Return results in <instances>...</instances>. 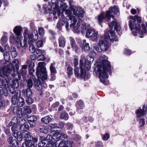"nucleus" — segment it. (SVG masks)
<instances>
[{
	"mask_svg": "<svg viewBox=\"0 0 147 147\" xmlns=\"http://www.w3.org/2000/svg\"><path fill=\"white\" fill-rule=\"evenodd\" d=\"M67 7V4L63 3L61 4L59 9L58 10L57 14L56 13H53L54 18L57 19V16H61L65 18L66 19L68 20L69 22H70V28H74L75 29H77L79 31V28L80 25V23L78 22L76 25L77 20L74 17L71 15L72 12L73 11L74 14L76 16H77L79 20L81 21L83 20L84 12L82 8L80 7L78 8L76 11L74 8V6L70 4V7L68 9L66 10Z\"/></svg>",
	"mask_w": 147,
	"mask_h": 147,
	"instance_id": "obj_1",
	"label": "nucleus"
},
{
	"mask_svg": "<svg viewBox=\"0 0 147 147\" xmlns=\"http://www.w3.org/2000/svg\"><path fill=\"white\" fill-rule=\"evenodd\" d=\"M99 59L101 62L97 65V71L100 81L105 85V80L108 77L107 72H109L110 75H111V66L109 62L106 59L107 57L105 55H102Z\"/></svg>",
	"mask_w": 147,
	"mask_h": 147,
	"instance_id": "obj_2",
	"label": "nucleus"
},
{
	"mask_svg": "<svg viewBox=\"0 0 147 147\" xmlns=\"http://www.w3.org/2000/svg\"><path fill=\"white\" fill-rule=\"evenodd\" d=\"M109 26L111 29V30L110 31H109V33L105 34V39L107 40L110 39L111 41L113 42L114 41H117L118 38L117 37L115 32L113 30V27L114 28V30L116 31L118 34L120 36L121 34V32L120 31L121 27L119 24L114 20L109 24Z\"/></svg>",
	"mask_w": 147,
	"mask_h": 147,
	"instance_id": "obj_3",
	"label": "nucleus"
},
{
	"mask_svg": "<svg viewBox=\"0 0 147 147\" xmlns=\"http://www.w3.org/2000/svg\"><path fill=\"white\" fill-rule=\"evenodd\" d=\"M33 32L34 34V35H33V34L30 33L28 29H25L23 33L24 39L23 42H22L21 40L19 39L18 41H17V45H20L22 47L26 48L27 47V39H28V43H33L34 41H36L38 38L37 31L36 30H34Z\"/></svg>",
	"mask_w": 147,
	"mask_h": 147,
	"instance_id": "obj_4",
	"label": "nucleus"
},
{
	"mask_svg": "<svg viewBox=\"0 0 147 147\" xmlns=\"http://www.w3.org/2000/svg\"><path fill=\"white\" fill-rule=\"evenodd\" d=\"M19 67V63L18 60L14 59L12 63H9V64L4 66L0 70V76L1 77H9L10 75L12 76L14 72L15 68L17 70Z\"/></svg>",
	"mask_w": 147,
	"mask_h": 147,
	"instance_id": "obj_5",
	"label": "nucleus"
},
{
	"mask_svg": "<svg viewBox=\"0 0 147 147\" xmlns=\"http://www.w3.org/2000/svg\"><path fill=\"white\" fill-rule=\"evenodd\" d=\"M36 74L38 80L41 79L42 80H46L47 78V72L45 66L46 63L44 62H41L38 63Z\"/></svg>",
	"mask_w": 147,
	"mask_h": 147,
	"instance_id": "obj_6",
	"label": "nucleus"
},
{
	"mask_svg": "<svg viewBox=\"0 0 147 147\" xmlns=\"http://www.w3.org/2000/svg\"><path fill=\"white\" fill-rule=\"evenodd\" d=\"M86 63L85 57L82 56L80 61L79 65L80 68V76L79 77L84 79H88L89 78H88L86 76L85 69L89 70L90 68L91 65L89 64H86Z\"/></svg>",
	"mask_w": 147,
	"mask_h": 147,
	"instance_id": "obj_7",
	"label": "nucleus"
},
{
	"mask_svg": "<svg viewBox=\"0 0 147 147\" xmlns=\"http://www.w3.org/2000/svg\"><path fill=\"white\" fill-rule=\"evenodd\" d=\"M131 20H130L129 22V28L131 31L134 29L138 30L140 28V25L136 23V20L139 23H141L142 22V18L137 15L135 16H131L130 18Z\"/></svg>",
	"mask_w": 147,
	"mask_h": 147,
	"instance_id": "obj_8",
	"label": "nucleus"
},
{
	"mask_svg": "<svg viewBox=\"0 0 147 147\" xmlns=\"http://www.w3.org/2000/svg\"><path fill=\"white\" fill-rule=\"evenodd\" d=\"M111 12L110 10H108L106 12V15L104 13H101L100 15L98 16L97 20L99 25L102 26V23L103 22V20L106 18L109 21L112 18V20H115L114 16L111 14Z\"/></svg>",
	"mask_w": 147,
	"mask_h": 147,
	"instance_id": "obj_9",
	"label": "nucleus"
},
{
	"mask_svg": "<svg viewBox=\"0 0 147 147\" xmlns=\"http://www.w3.org/2000/svg\"><path fill=\"white\" fill-rule=\"evenodd\" d=\"M107 40H101L98 43V46H96L94 48L98 52L102 51H107L109 47V44L107 41Z\"/></svg>",
	"mask_w": 147,
	"mask_h": 147,
	"instance_id": "obj_10",
	"label": "nucleus"
},
{
	"mask_svg": "<svg viewBox=\"0 0 147 147\" xmlns=\"http://www.w3.org/2000/svg\"><path fill=\"white\" fill-rule=\"evenodd\" d=\"M11 101L12 104L16 105V107H22L25 103L24 100L21 97H19L16 94H15L12 97Z\"/></svg>",
	"mask_w": 147,
	"mask_h": 147,
	"instance_id": "obj_11",
	"label": "nucleus"
},
{
	"mask_svg": "<svg viewBox=\"0 0 147 147\" xmlns=\"http://www.w3.org/2000/svg\"><path fill=\"white\" fill-rule=\"evenodd\" d=\"M23 138H25V142H31V141L33 142H36L38 140L37 138L33 137L28 131H26L23 132Z\"/></svg>",
	"mask_w": 147,
	"mask_h": 147,
	"instance_id": "obj_12",
	"label": "nucleus"
},
{
	"mask_svg": "<svg viewBox=\"0 0 147 147\" xmlns=\"http://www.w3.org/2000/svg\"><path fill=\"white\" fill-rule=\"evenodd\" d=\"M59 19V22H57L56 27L59 30H61L62 26L65 24V28L67 30H69V23L65 21V18L61 16H58Z\"/></svg>",
	"mask_w": 147,
	"mask_h": 147,
	"instance_id": "obj_13",
	"label": "nucleus"
},
{
	"mask_svg": "<svg viewBox=\"0 0 147 147\" xmlns=\"http://www.w3.org/2000/svg\"><path fill=\"white\" fill-rule=\"evenodd\" d=\"M98 32H95L91 29H87L86 32V36L87 37H90L92 40L96 41L98 38Z\"/></svg>",
	"mask_w": 147,
	"mask_h": 147,
	"instance_id": "obj_14",
	"label": "nucleus"
},
{
	"mask_svg": "<svg viewBox=\"0 0 147 147\" xmlns=\"http://www.w3.org/2000/svg\"><path fill=\"white\" fill-rule=\"evenodd\" d=\"M11 76V77H13L14 78L12 80V83L10 85H13L14 87H16V88L19 86V84L18 83V81L20 80V76L18 74H13L12 76L10 75L9 76Z\"/></svg>",
	"mask_w": 147,
	"mask_h": 147,
	"instance_id": "obj_15",
	"label": "nucleus"
},
{
	"mask_svg": "<svg viewBox=\"0 0 147 147\" xmlns=\"http://www.w3.org/2000/svg\"><path fill=\"white\" fill-rule=\"evenodd\" d=\"M136 113L137 116L138 117H141L147 114V105L146 107L144 105L142 107V109H139L136 112Z\"/></svg>",
	"mask_w": 147,
	"mask_h": 147,
	"instance_id": "obj_16",
	"label": "nucleus"
},
{
	"mask_svg": "<svg viewBox=\"0 0 147 147\" xmlns=\"http://www.w3.org/2000/svg\"><path fill=\"white\" fill-rule=\"evenodd\" d=\"M12 132H13V135L14 137L18 139L19 142H21L23 138V132L22 133L20 131L18 132L16 129Z\"/></svg>",
	"mask_w": 147,
	"mask_h": 147,
	"instance_id": "obj_17",
	"label": "nucleus"
},
{
	"mask_svg": "<svg viewBox=\"0 0 147 147\" xmlns=\"http://www.w3.org/2000/svg\"><path fill=\"white\" fill-rule=\"evenodd\" d=\"M21 107H13V112L16 113V115L19 118H21L22 117V109L21 108Z\"/></svg>",
	"mask_w": 147,
	"mask_h": 147,
	"instance_id": "obj_18",
	"label": "nucleus"
},
{
	"mask_svg": "<svg viewBox=\"0 0 147 147\" xmlns=\"http://www.w3.org/2000/svg\"><path fill=\"white\" fill-rule=\"evenodd\" d=\"M80 47L82 49L89 51L90 49V47L89 46V44L86 42V40L84 39L83 40L82 42H79V44Z\"/></svg>",
	"mask_w": 147,
	"mask_h": 147,
	"instance_id": "obj_19",
	"label": "nucleus"
},
{
	"mask_svg": "<svg viewBox=\"0 0 147 147\" xmlns=\"http://www.w3.org/2000/svg\"><path fill=\"white\" fill-rule=\"evenodd\" d=\"M3 95L6 96L8 95L7 88L6 86L0 87V100L3 97Z\"/></svg>",
	"mask_w": 147,
	"mask_h": 147,
	"instance_id": "obj_20",
	"label": "nucleus"
},
{
	"mask_svg": "<svg viewBox=\"0 0 147 147\" xmlns=\"http://www.w3.org/2000/svg\"><path fill=\"white\" fill-rule=\"evenodd\" d=\"M142 29L143 30H141V28L138 30H135L137 31H138L139 36L140 37L142 38L144 37V34L147 32V30L145 25L144 24H142L141 25Z\"/></svg>",
	"mask_w": 147,
	"mask_h": 147,
	"instance_id": "obj_21",
	"label": "nucleus"
},
{
	"mask_svg": "<svg viewBox=\"0 0 147 147\" xmlns=\"http://www.w3.org/2000/svg\"><path fill=\"white\" fill-rule=\"evenodd\" d=\"M58 147H72L71 144L68 140H62L58 145Z\"/></svg>",
	"mask_w": 147,
	"mask_h": 147,
	"instance_id": "obj_22",
	"label": "nucleus"
},
{
	"mask_svg": "<svg viewBox=\"0 0 147 147\" xmlns=\"http://www.w3.org/2000/svg\"><path fill=\"white\" fill-rule=\"evenodd\" d=\"M18 120H12L9 124L7 125V126L10 127L12 126L11 129L12 131H15L16 129V128L18 126Z\"/></svg>",
	"mask_w": 147,
	"mask_h": 147,
	"instance_id": "obj_23",
	"label": "nucleus"
},
{
	"mask_svg": "<svg viewBox=\"0 0 147 147\" xmlns=\"http://www.w3.org/2000/svg\"><path fill=\"white\" fill-rule=\"evenodd\" d=\"M59 46L60 47H64L65 45L66 40L65 38L62 36H60L58 38Z\"/></svg>",
	"mask_w": 147,
	"mask_h": 147,
	"instance_id": "obj_24",
	"label": "nucleus"
},
{
	"mask_svg": "<svg viewBox=\"0 0 147 147\" xmlns=\"http://www.w3.org/2000/svg\"><path fill=\"white\" fill-rule=\"evenodd\" d=\"M32 78L30 77L27 81V86L28 88H30L32 87L33 84V82H36V78L34 76H32Z\"/></svg>",
	"mask_w": 147,
	"mask_h": 147,
	"instance_id": "obj_25",
	"label": "nucleus"
},
{
	"mask_svg": "<svg viewBox=\"0 0 147 147\" xmlns=\"http://www.w3.org/2000/svg\"><path fill=\"white\" fill-rule=\"evenodd\" d=\"M76 106L77 111H78L80 109H83L84 106V101L81 100H78L76 102Z\"/></svg>",
	"mask_w": 147,
	"mask_h": 147,
	"instance_id": "obj_26",
	"label": "nucleus"
},
{
	"mask_svg": "<svg viewBox=\"0 0 147 147\" xmlns=\"http://www.w3.org/2000/svg\"><path fill=\"white\" fill-rule=\"evenodd\" d=\"M22 94L26 96V97L32 96V92L30 88H28L26 90L24 89L22 91Z\"/></svg>",
	"mask_w": 147,
	"mask_h": 147,
	"instance_id": "obj_27",
	"label": "nucleus"
},
{
	"mask_svg": "<svg viewBox=\"0 0 147 147\" xmlns=\"http://www.w3.org/2000/svg\"><path fill=\"white\" fill-rule=\"evenodd\" d=\"M34 142H26L23 143L22 147H37V144Z\"/></svg>",
	"mask_w": 147,
	"mask_h": 147,
	"instance_id": "obj_28",
	"label": "nucleus"
},
{
	"mask_svg": "<svg viewBox=\"0 0 147 147\" xmlns=\"http://www.w3.org/2000/svg\"><path fill=\"white\" fill-rule=\"evenodd\" d=\"M22 30L21 27L16 26L13 29V31L14 33L18 36L20 35L21 31Z\"/></svg>",
	"mask_w": 147,
	"mask_h": 147,
	"instance_id": "obj_29",
	"label": "nucleus"
},
{
	"mask_svg": "<svg viewBox=\"0 0 147 147\" xmlns=\"http://www.w3.org/2000/svg\"><path fill=\"white\" fill-rule=\"evenodd\" d=\"M60 117L61 119H68L69 118V116L66 111H63L61 113Z\"/></svg>",
	"mask_w": 147,
	"mask_h": 147,
	"instance_id": "obj_30",
	"label": "nucleus"
},
{
	"mask_svg": "<svg viewBox=\"0 0 147 147\" xmlns=\"http://www.w3.org/2000/svg\"><path fill=\"white\" fill-rule=\"evenodd\" d=\"M46 146V147H58V144L57 141L51 142H48Z\"/></svg>",
	"mask_w": 147,
	"mask_h": 147,
	"instance_id": "obj_31",
	"label": "nucleus"
},
{
	"mask_svg": "<svg viewBox=\"0 0 147 147\" xmlns=\"http://www.w3.org/2000/svg\"><path fill=\"white\" fill-rule=\"evenodd\" d=\"M61 137V135L60 132H56L54 133L53 136V139L55 141H58Z\"/></svg>",
	"mask_w": 147,
	"mask_h": 147,
	"instance_id": "obj_32",
	"label": "nucleus"
},
{
	"mask_svg": "<svg viewBox=\"0 0 147 147\" xmlns=\"http://www.w3.org/2000/svg\"><path fill=\"white\" fill-rule=\"evenodd\" d=\"M11 53L12 58H14L17 56V53L15 48L13 47H11Z\"/></svg>",
	"mask_w": 147,
	"mask_h": 147,
	"instance_id": "obj_33",
	"label": "nucleus"
},
{
	"mask_svg": "<svg viewBox=\"0 0 147 147\" xmlns=\"http://www.w3.org/2000/svg\"><path fill=\"white\" fill-rule=\"evenodd\" d=\"M86 59L87 62L86 61V63L89 64L91 65L90 64L92 63L94 60L93 57L90 56H88L86 57Z\"/></svg>",
	"mask_w": 147,
	"mask_h": 147,
	"instance_id": "obj_34",
	"label": "nucleus"
},
{
	"mask_svg": "<svg viewBox=\"0 0 147 147\" xmlns=\"http://www.w3.org/2000/svg\"><path fill=\"white\" fill-rule=\"evenodd\" d=\"M7 37L6 36H4L2 37L1 39V43L2 45H4L7 42Z\"/></svg>",
	"mask_w": 147,
	"mask_h": 147,
	"instance_id": "obj_35",
	"label": "nucleus"
},
{
	"mask_svg": "<svg viewBox=\"0 0 147 147\" xmlns=\"http://www.w3.org/2000/svg\"><path fill=\"white\" fill-rule=\"evenodd\" d=\"M3 55L4 60L5 61V63H6V62H7L8 63H9V61L10 60V56L9 54L6 52L5 53H4Z\"/></svg>",
	"mask_w": 147,
	"mask_h": 147,
	"instance_id": "obj_36",
	"label": "nucleus"
},
{
	"mask_svg": "<svg viewBox=\"0 0 147 147\" xmlns=\"http://www.w3.org/2000/svg\"><path fill=\"white\" fill-rule=\"evenodd\" d=\"M29 126L27 124H23L21 126L20 129L22 131H27L29 129Z\"/></svg>",
	"mask_w": 147,
	"mask_h": 147,
	"instance_id": "obj_37",
	"label": "nucleus"
},
{
	"mask_svg": "<svg viewBox=\"0 0 147 147\" xmlns=\"http://www.w3.org/2000/svg\"><path fill=\"white\" fill-rule=\"evenodd\" d=\"M111 10L114 14H117L119 12V9L117 6H114L112 7Z\"/></svg>",
	"mask_w": 147,
	"mask_h": 147,
	"instance_id": "obj_38",
	"label": "nucleus"
},
{
	"mask_svg": "<svg viewBox=\"0 0 147 147\" xmlns=\"http://www.w3.org/2000/svg\"><path fill=\"white\" fill-rule=\"evenodd\" d=\"M26 63L29 66V68H33L35 65L32 61L30 60H28L27 61Z\"/></svg>",
	"mask_w": 147,
	"mask_h": 147,
	"instance_id": "obj_39",
	"label": "nucleus"
},
{
	"mask_svg": "<svg viewBox=\"0 0 147 147\" xmlns=\"http://www.w3.org/2000/svg\"><path fill=\"white\" fill-rule=\"evenodd\" d=\"M18 41V39H16L13 36H10V42L13 44L16 42L17 44V41Z\"/></svg>",
	"mask_w": 147,
	"mask_h": 147,
	"instance_id": "obj_40",
	"label": "nucleus"
},
{
	"mask_svg": "<svg viewBox=\"0 0 147 147\" xmlns=\"http://www.w3.org/2000/svg\"><path fill=\"white\" fill-rule=\"evenodd\" d=\"M16 87H14L13 85H9V89L10 92L12 94L15 93L16 92L15 90Z\"/></svg>",
	"mask_w": 147,
	"mask_h": 147,
	"instance_id": "obj_41",
	"label": "nucleus"
},
{
	"mask_svg": "<svg viewBox=\"0 0 147 147\" xmlns=\"http://www.w3.org/2000/svg\"><path fill=\"white\" fill-rule=\"evenodd\" d=\"M51 74H55L56 73V70L55 67L53 66V64L52 63L51 64L50 67Z\"/></svg>",
	"mask_w": 147,
	"mask_h": 147,
	"instance_id": "obj_42",
	"label": "nucleus"
},
{
	"mask_svg": "<svg viewBox=\"0 0 147 147\" xmlns=\"http://www.w3.org/2000/svg\"><path fill=\"white\" fill-rule=\"evenodd\" d=\"M28 123L31 127H32L35 126L36 125V120H27Z\"/></svg>",
	"mask_w": 147,
	"mask_h": 147,
	"instance_id": "obj_43",
	"label": "nucleus"
},
{
	"mask_svg": "<svg viewBox=\"0 0 147 147\" xmlns=\"http://www.w3.org/2000/svg\"><path fill=\"white\" fill-rule=\"evenodd\" d=\"M40 132L41 133H42L44 134H47L48 132V131L47 129L46 128L44 127H41L39 129Z\"/></svg>",
	"mask_w": 147,
	"mask_h": 147,
	"instance_id": "obj_44",
	"label": "nucleus"
},
{
	"mask_svg": "<svg viewBox=\"0 0 147 147\" xmlns=\"http://www.w3.org/2000/svg\"><path fill=\"white\" fill-rule=\"evenodd\" d=\"M67 73L69 76H71L73 74V69L72 68L68 66L67 68Z\"/></svg>",
	"mask_w": 147,
	"mask_h": 147,
	"instance_id": "obj_45",
	"label": "nucleus"
},
{
	"mask_svg": "<svg viewBox=\"0 0 147 147\" xmlns=\"http://www.w3.org/2000/svg\"><path fill=\"white\" fill-rule=\"evenodd\" d=\"M24 111L25 113H31L32 111L30 107L28 106H25L24 107Z\"/></svg>",
	"mask_w": 147,
	"mask_h": 147,
	"instance_id": "obj_46",
	"label": "nucleus"
},
{
	"mask_svg": "<svg viewBox=\"0 0 147 147\" xmlns=\"http://www.w3.org/2000/svg\"><path fill=\"white\" fill-rule=\"evenodd\" d=\"M32 96L26 97V102L29 105H31L33 103V100L31 98Z\"/></svg>",
	"mask_w": 147,
	"mask_h": 147,
	"instance_id": "obj_47",
	"label": "nucleus"
},
{
	"mask_svg": "<svg viewBox=\"0 0 147 147\" xmlns=\"http://www.w3.org/2000/svg\"><path fill=\"white\" fill-rule=\"evenodd\" d=\"M74 72L76 77L78 78L80 76V74H79V68L78 67H75Z\"/></svg>",
	"mask_w": 147,
	"mask_h": 147,
	"instance_id": "obj_48",
	"label": "nucleus"
},
{
	"mask_svg": "<svg viewBox=\"0 0 147 147\" xmlns=\"http://www.w3.org/2000/svg\"><path fill=\"white\" fill-rule=\"evenodd\" d=\"M37 59L38 61H44L46 60V58L44 55L40 54L38 56Z\"/></svg>",
	"mask_w": 147,
	"mask_h": 147,
	"instance_id": "obj_49",
	"label": "nucleus"
},
{
	"mask_svg": "<svg viewBox=\"0 0 147 147\" xmlns=\"http://www.w3.org/2000/svg\"><path fill=\"white\" fill-rule=\"evenodd\" d=\"M30 44L29 46V50L32 53H35V51L36 49H35L32 43H29Z\"/></svg>",
	"mask_w": 147,
	"mask_h": 147,
	"instance_id": "obj_50",
	"label": "nucleus"
},
{
	"mask_svg": "<svg viewBox=\"0 0 147 147\" xmlns=\"http://www.w3.org/2000/svg\"><path fill=\"white\" fill-rule=\"evenodd\" d=\"M70 41V45L71 47L73 46L74 45H76V42L75 40L72 37H70L69 38Z\"/></svg>",
	"mask_w": 147,
	"mask_h": 147,
	"instance_id": "obj_51",
	"label": "nucleus"
},
{
	"mask_svg": "<svg viewBox=\"0 0 147 147\" xmlns=\"http://www.w3.org/2000/svg\"><path fill=\"white\" fill-rule=\"evenodd\" d=\"M18 143L17 140L13 139L11 143H9L11 145L10 147H15L16 146V144L17 145Z\"/></svg>",
	"mask_w": 147,
	"mask_h": 147,
	"instance_id": "obj_52",
	"label": "nucleus"
},
{
	"mask_svg": "<svg viewBox=\"0 0 147 147\" xmlns=\"http://www.w3.org/2000/svg\"><path fill=\"white\" fill-rule=\"evenodd\" d=\"M35 88L36 90L38 91L41 90L42 88V85L41 84L39 83L38 84H37L35 86Z\"/></svg>",
	"mask_w": 147,
	"mask_h": 147,
	"instance_id": "obj_53",
	"label": "nucleus"
},
{
	"mask_svg": "<svg viewBox=\"0 0 147 147\" xmlns=\"http://www.w3.org/2000/svg\"><path fill=\"white\" fill-rule=\"evenodd\" d=\"M71 47L72 48L73 50H74L75 52L78 53L79 52V49L76 44Z\"/></svg>",
	"mask_w": 147,
	"mask_h": 147,
	"instance_id": "obj_54",
	"label": "nucleus"
},
{
	"mask_svg": "<svg viewBox=\"0 0 147 147\" xmlns=\"http://www.w3.org/2000/svg\"><path fill=\"white\" fill-rule=\"evenodd\" d=\"M39 34L41 36H43L44 34V30L43 28L41 27L38 30Z\"/></svg>",
	"mask_w": 147,
	"mask_h": 147,
	"instance_id": "obj_55",
	"label": "nucleus"
},
{
	"mask_svg": "<svg viewBox=\"0 0 147 147\" xmlns=\"http://www.w3.org/2000/svg\"><path fill=\"white\" fill-rule=\"evenodd\" d=\"M43 45V42L41 40H39L36 43V46L38 48L41 47Z\"/></svg>",
	"mask_w": 147,
	"mask_h": 147,
	"instance_id": "obj_56",
	"label": "nucleus"
},
{
	"mask_svg": "<svg viewBox=\"0 0 147 147\" xmlns=\"http://www.w3.org/2000/svg\"><path fill=\"white\" fill-rule=\"evenodd\" d=\"M50 127L53 129L58 128V125L56 123H50L49 124Z\"/></svg>",
	"mask_w": 147,
	"mask_h": 147,
	"instance_id": "obj_57",
	"label": "nucleus"
},
{
	"mask_svg": "<svg viewBox=\"0 0 147 147\" xmlns=\"http://www.w3.org/2000/svg\"><path fill=\"white\" fill-rule=\"evenodd\" d=\"M86 26L84 25H82L81 27L80 30L82 34L84 33L85 31L86 32L87 30Z\"/></svg>",
	"mask_w": 147,
	"mask_h": 147,
	"instance_id": "obj_58",
	"label": "nucleus"
},
{
	"mask_svg": "<svg viewBox=\"0 0 147 147\" xmlns=\"http://www.w3.org/2000/svg\"><path fill=\"white\" fill-rule=\"evenodd\" d=\"M29 74L30 75V77L32 78V75H33V73L34 72L35 70L33 68H29Z\"/></svg>",
	"mask_w": 147,
	"mask_h": 147,
	"instance_id": "obj_59",
	"label": "nucleus"
},
{
	"mask_svg": "<svg viewBox=\"0 0 147 147\" xmlns=\"http://www.w3.org/2000/svg\"><path fill=\"white\" fill-rule=\"evenodd\" d=\"M6 102L3 99L1 101H0V108L4 107L6 105Z\"/></svg>",
	"mask_w": 147,
	"mask_h": 147,
	"instance_id": "obj_60",
	"label": "nucleus"
},
{
	"mask_svg": "<svg viewBox=\"0 0 147 147\" xmlns=\"http://www.w3.org/2000/svg\"><path fill=\"white\" fill-rule=\"evenodd\" d=\"M53 136L51 135L48 134L47 135V140L48 141V142H51L52 141V140Z\"/></svg>",
	"mask_w": 147,
	"mask_h": 147,
	"instance_id": "obj_61",
	"label": "nucleus"
},
{
	"mask_svg": "<svg viewBox=\"0 0 147 147\" xmlns=\"http://www.w3.org/2000/svg\"><path fill=\"white\" fill-rule=\"evenodd\" d=\"M45 52L44 51L41 50L39 49H36L35 51V52L37 54H38L40 53L42 54Z\"/></svg>",
	"mask_w": 147,
	"mask_h": 147,
	"instance_id": "obj_62",
	"label": "nucleus"
},
{
	"mask_svg": "<svg viewBox=\"0 0 147 147\" xmlns=\"http://www.w3.org/2000/svg\"><path fill=\"white\" fill-rule=\"evenodd\" d=\"M109 136V135L108 134L105 133L103 135L102 139L104 140H107L108 139Z\"/></svg>",
	"mask_w": 147,
	"mask_h": 147,
	"instance_id": "obj_63",
	"label": "nucleus"
},
{
	"mask_svg": "<svg viewBox=\"0 0 147 147\" xmlns=\"http://www.w3.org/2000/svg\"><path fill=\"white\" fill-rule=\"evenodd\" d=\"M67 127L68 129L71 130L73 128V124L70 123H68L67 124Z\"/></svg>",
	"mask_w": 147,
	"mask_h": 147,
	"instance_id": "obj_64",
	"label": "nucleus"
}]
</instances>
